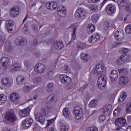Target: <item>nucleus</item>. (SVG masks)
Listing matches in <instances>:
<instances>
[{
	"instance_id": "f257e3e1",
	"label": "nucleus",
	"mask_w": 131,
	"mask_h": 131,
	"mask_svg": "<svg viewBox=\"0 0 131 131\" xmlns=\"http://www.w3.org/2000/svg\"><path fill=\"white\" fill-rule=\"evenodd\" d=\"M47 101V106L42 108V111H43L44 113H49V112H50L51 108L53 107L54 105V102L57 101V99L56 98V96H55L54 94H52L48 96Z\"/></svg>"
},
{
	"instance_id": "f03ea898",
	"label": "nucleus",
	"mask_w": 131,
	"mask_h": 131,
	"mask_svg": "<svg viewBox=\"0 0 131 131\" xmlns=\"http://www.w3.org/2000/svg\"><path fill=\"white\" fill-rule=\"evenodd\" d=\"M98 86L100 90H104L107 84V81L106 80V75L102 74L99 76L97 80Z\"/></svg>"
},
{
	"instance_id": "7ed1b4c3",
	"label": "nucleus",
	"mask_w": 131,
	"mask_h": 131,
	"mask_svg": "<svg viewBox=\"0 0 131 131\" xmlns=\"http://www.w3.org/2000/svg\"><path fill=\"white\" fill-rule=\"evenodd\" d=\"M75 118L77 120H82L83 118V110L80 106H76L74 110Z\"/></svg>"
},
{
	"instance_id": "20e7f679",
	"label": "nucleus",
	"mask_w": 131,
	"mask_h": 131,
	"mask_svg": "<svg viewBox=\"0 0 131 131\" xmlns=\"http://www.w3.org/2000/svg\"><path fill=\"white\" fill-rule=\"evenodd\" d=\"M5 119L7 120L8 123H14L15 121L18 120L17 116H16L15 113L11 112H8L6 115Z\"/></svg>"
},
{
	"instance_id": "39448f33",
	"label": "nucleus",
	"mask_w": 131,
	"mask_h": 131,
	"mask_svg": "<svg viewBox=\"0 0 131 131\" xmlns=\"http://www.w3.org/2000/svg\"><path fill=\"white\" fill-rule=\"evenodd\" d=\"M75 16L77 18L84 19V18H85V16H86V12H85V11L83 9L78 8L75 13Z\"/></svg>"
},
{
	"instance_id": "423d86ee",
	"label": "nucleus",
	"mask_w": 131,
	"mask_h": 131,
	"mask_svg": "<svg viewBox=\"0 0 131 131\" xmlns=\"http://www.w3.org/2000/svg\"><path fill=\"white\" fill-rule=\"evenodd\" d=\"M35 117L36 121L41 123V124H45V121L46 118H45V115L42 113L38 112L35 114Z\"/></svg>"
},
{
	"instance_id": "0eeeda50",
	"label": "nucleus",
	"mask_w": 131,
	"mask_h": 131,
	"mask_svg": "<svg viewBox=\"0 0 131 131\" xmlns=\"http://www.w3.org/2000/svg\"><path fill=\"white\" fill-rule=\"evenodd\" d=\"M59 79L62 84H68L71 82V78L66 75H61Z\"/></svg>"
},
{
	"instance_id": "6e6552de",
	"label": "nucleus",
	"mask_w": 131,
	"mask_h": 131,
	"mask_svg": "<svg viewBox=\"0 0 131 131\" xmlns=\"http://www.w3.org/2000/svg\"><path fill=\"white\" fill-rule=\"evenodd\" d=\"M34 70L39 74H41L46 71V67L42 63H38L35 66Z\"/></svg>"
},
{
	"instance_id": "1a4fd4ad",
	"label": "nucleus",
	"mask_w": 131,
	"mask_h": 131,
	"mask_svg": "<svg viewBox=\"0 0 131 131\" xmlns=\"http://www.w3.org/2000/svg\"><path fill=\"white\" fill-rule=\"evenodd\" d=\"M110 77L112 82L113 83H116V81H117V79L118 78V72L116 70H113L112 71L110 75Z\"/></svg>"
},
{
	"instance_id": "9d476101",
	"label": "nucleus",
	"mask_w": 131,
	"mask_h": 131,
	"mask_svg": "<svg viewBox=\"0 0 131 131\" xmlns=\"http://www.w3.org/2000/svg\"><path fill=\"white\" fill-rule=\"evenodd\" d=\"M115 125L119 127L125 126L126 124V120L124 118H119L115 120Z\"/></svg>"
},
{
	"instance_id": "9b49d317",
	"label": "nucleus",
	"mask_w": 131,
	"mask_h": 131,
	"mask_svg": "<svg viewBox=\"0 0 131 131\" xmlns=\"http://www.w3.org/2000/svg\"><path fill=\"white\" fill-rule=\"evenodd\" d=\"M33 123V119L31 118L26 119L23 121L22 124L25 128H29L31 126V124Z\"/></svg>"
},
{
	"instance_id": "f8f14e48",
	"label": "nucleus",
	"mask_w": 131,
	"mask_h": 131,
	"mask_svg": "<svg viewBox=\"0 0 131 131\" xmlns=\"http://www.w3.org/2000/svg\"><path fill=\"white\" fill-rule=\"evenodd\" d=\"M10 100L11 102L18 103L20 101V95L17 93H13L10 95Z\"/></svg>"
},
{
	"instance_id": "ddd939ff",
	"label": "nucleus",
	"mask_w": 131,
	"mask_h": 131,
	"mask_svg": "<svg viewBox=\"0 0 131 131\" xmlns=\"http://www.w3.org/2000/svg\"><path fill=\"white\" fill-rule=\"evenodd\" d=\"M15 43L17 46H25L27 43V40L23 37H20L16 38L15 40Z\"/></svg>"
},
{
	"instance_id": "4468645a",
	"label": "nucleus",
	"mask_w": 131,
	"mask_h": 131,
	"mask_svg": "<svg viewBox=\"0 0 131 131\" xmlns=\"http://www.w3.org/2000/svg\"><path fill=\"white\" fill-rule=\"evenodd\" d=\"M16 82L19 85H25L26 82V77L23 75H19L16 78Z\"/></svg>"
},
{
	"instance_id": "2eb2a0df",
	"label": "nucleus",
	"mask_w": 131,
	"mask_h": 131,
	"mask_svg": "<svg viewBox=\"0 0 131 131\" xmlns=\"http://www.w3.org/2000/svg\"><path fill=\"white\" fill-rule=\"evenodd\" d=\"M57 13L60 17H65L66 16V9L63 6H60L57 9Z\"/></svg>"
},
{
	"instance_id": "dca6fc26",
	"label": "nucleus",
	"mask_w": 131,
	"mask_h": 131,
	"mask_svg": "<svg viewBox=\"0 0 131 131\" xmlns=\"http://www.w3.org/2000/svg\"><path fill=\"white\" fill-rule=\"evenodd\" d=\"M13 26H14V21L12 20H7L5 23V27L8 31V32H12L13 30Z\"/></svg>"
},
{
	"instance_id": "f3484780",
	"label": "nucleus",
	"mask_w": 131,
	"mask_h": 131,
	"mask_svg": "<svg viewBox=\"0 0 131 131\" xmlns=\"http://www.w3.org/2000/svg\"><path fill=\"white\" fill-rule=\"evenodd\" d=\"M0 61L4 69H7L8 67H9V65H10V61H9V59L8 58L5 57H2Z\"/></svg>"
},
{
	"instance_id": "a211bd4d",
	"label": "nucleus",
	"mask_w": 131,
	"mask_h": 131,
	"mask_svg": "<svg viewBox=\"0 0 131 131\" xmlns=\"http://www.w3.org/2000/svg\"><path fill=\"white\" fill-rule=\"evenodd\" d=\"M30 110L31 109L29 107H27L23 110H21L19 113L20 117H27V116H28L30 113Z\"/></svg>"
},
{
	"instance_id": "6ab92c4d",
	"label": "nucleus",
	"mask_w": 131,
	"mask_h": 131,
	"mask_svg": "<svg viewBox=\"0 0 131 131\" xmlns=\"http://www.w3.org/2000/svg\"><path fill=\"white\" fill-rule=\"evenodd\" d=\"M54 47L55 50L60 51V50H62L63 48H64V43L61 40L56 41L54 42Z\"/></svg>"
},
{
	"instance_id": "aec40b11",
	"label": "nucleus",
	"mask_w": 131,
	"mask_h": 131,
	"mask_svg": "<svg viewBox=\"0 0 131 131\" xmlns=\"http://www.w3.org/2000/svg\"><path fill=\"white\" fill-rule=\"evenodd\" d=\"M104 70V67L102 64H98L96 67V69L94 70V75L95 76H98L99 74H101Z\"/></svg>"
},
{
	"instance_id": "412c9836",
	"label": "nucleus",
	"mask_w": 131,
	"mask_h": 131,
	"mask_svg": "<svg viewBox=\"0 0 131 131\" xmlns=\"http://www.w3.org/2000/svg\"><path fill=\"white\" fill-rule=\"evenodd\" d=\"M106 11L107 14L112 15V14H114V13H115V7L112 4H108L106 7Z\"/></svg>"
},
{
	"instance_id": "4be33fe9",
	"label": "nucleus",
	"mask_w": 131,
	"mask_h": 131,
	"mask_svg": "<svg viewBox=\"0 0 131 131\" xmlns=\"http://www.w3.org/2000/svg\"><path fill=\"white\" fill-rule=\"evenodd\" d=\"M20 13V9L18 8H13L10 11V16L13 18H16Z\"/></svg>"
},
{
	"instance_id": "5701e85b",
	"label": "nucleus",
	"mask_w": 131,
	"mask_h": 131,
	"mask_svg": "<svg viewBox=\"0 0 131 131\" xmlns=\"http://www.w3.org/2000/svg\"><path fill=\"white\" fill-rule=\"evenodd\" d=\"M42 81V77L41 76H39L37 77L36 78H34L32 80V82L34 83L33 87H35L37 85H38L40 82Z\"/></svg>"
},
{
	"instance_id": "b1692460",
	"label": "nucleus",
	"mask_w": 131,
	"mask_h": 131,
	"mask_svg": "<svg viewBox=\"0 0 131 131\" xmlns=\"http://www.w3.org/2000/svg\"><path fill=\"white\" fill-rule=\"evenodd\" d=\"M128 82V78L125 76L120 77L119 84L120 85H125Z\"/></svg>"
},
{
	"instance_id": "393cba45",
	"label": "nucleus",
	"mask_w": 131,
	"mask_h": 131,
	"mask_svg": "<svg viewBox=\"0 0 131 131\" xmlns=\"http://www.w3.org/2000/svg\"><path fill=\"white\" fill-rule=\"evenodd\" d=\"M86 30L89 34H92L96 30V26L93 24H90L88 25Z\"/></svg>"
},
{
	"instance_id": "a878e982",
	"label": "nucleus",
	"mask_w": 131,
	"mask_h": 131,
	"mask_svg": "<svg viewBox=\"0 0 131 131\" xmlns=\"http://www.w3.org/2000/svg\"><path fill=\"white\" fill-rule=\"evenodd\" d=\"M2 82L5 86H11L13 84V83L8 78L2 79Z\"/></svg>"
},
{
	"instance_id": "bb28decb",
	"label": "nucleus",
	"mask_w": 131,
	"mask_h": 131,
	"mask_svg": "<svg viewBox=\"0 0 131 131\" xmlns=\"http://www.w3.org/2000/svg\"><path fill=\"white\" fill-rule=\"evenodd\" d=\"M112 109V105L111 104H108L105 106L102 110V112L103 114H109L111 112V110Z\"/></svg>"
},
{
	"instance_id": "cd10ccee",
	"label": "nucleus",
	"mask_w": 131,
	"mask_h": 131,
	"mask_svg": "<svg viewBox=\"0 0 131 131\" xmlns=\"http://www.w3.org/2000/svg\"><path fill=\"white\" fill-rule=\"evenodd\" d=\"M127 96V94L126 92H122L120 96L119 97V99H118V102L121 103V102H123L125 99H126V97Z\"/></svg>"
},
{
	"instance_id": "c85d7f7f",
	"label": "nucleus",
	"mask_w": 131,
	"mask_h": 131,
	"mask_svg": "<svg viewBox=\"0 0 131 131\" xmlns=\"http://www.w3.org/2000/svg\"><path fill=\"white\" fill-rule=\"evenodd\" d=\"M75 39H76V28H74L73 33L72 34L71 39L69 42V45H70L71 42H74Z\"/></svg>"
},
{
	"instance_id": "c756f323",
	"label": "nucleus",
	"mask_w": 131,
	"mask_h": 131,
	"mask_svg": "<svg viewBox=\"0 0 131 131\" xmlns=\"http://www.w3.org/2000/svg\"><path fill=\"white\" fill-rule=\"evenodd\" d=\"M8 97L4 94L0 95V105H3L7 102Z\"/></svg>"
},
{
	"instance_id": "7c9ffc66",
	"label": "nucleus",
	"mask_w": 131,
	"mask_h": 131,
	"mask_svg": "<svg viewBox=\"0 0 131 131\" xmlns=\"http://www.w3.org/2000/svg\"><path fill=\"white\" fill-rule=\"evenodd\" d=\"M63 115L66 118H68L70 116V111L68 107H64L63 110Z\"/></svg>"
},
{
	"instance_id": "2f4dec72",
	"label": "nucleus",
	"mask_w": 131,
	"mask_h": 131,
	"mask_svg": "<svg viewBox=\"0 0 131 131\" xmlns=\"http://www.w3.org/2000/svg\"><path fill=\"white\" fill-rule=\"evenodd\" d=\"M60 131H68L69 129V126L66 123H63L60 126Z\"/></svg>"
},
{
	"instance_id": "473e14b6",
	"label": "nucleus",
	"mask_w": 131,
	"mask_h": 131,
	"mask_svg": "<svg viewBox=\"0 0 131 131\" xmlns=\"http://www.w3.org/2000/svg\"><path fill=\"white\" fill-rule=\"evenodd\" d=\"M117 4L119 8H122V7H124V5L127 4V0H118Z\"/></svg>"
},
{
	"instance_id": "72a5a7b5",
	"label": "nucleus",
	"mask_w": 131,
	"mask_h": 131,
	"mask_svg": "<svg viewBox=\"0 0 131 131\" xmlns=\"http://www.w3.org/2000/svg\"><path fill=\"white\" fill-rule=\"evenodd\" d=\"M88 57H89V55L84 54L83 52H82L80 54V58L84 63L88 62Z\"/></svg>"
},
{
	"instance_id": "f704fd0d",
	"label": "nucleus",
	"mask_w": 131,
	"mask_h": 131,
	"mask_svg": "<svg viewBox=\"0 0 131 131\" xmlns=\"http://www.w3.org/2000/svg\"><path fill=\"white\" fill-rule=\"evenodd\" d=\"M76 83L73 82L72 83H70L69 84H67L66 86V90H72L75 88Z\"/></svg>"
},
{
	"instance_id": "c9c22d12",
	"label": "nucleus",
	"mask_w": 131,
	"mask_h": 131,
	"mask_svg": "<svg viewBox=\"0 0 131 131\" xmlns=\"http://www.w3.org/2000/svg\"><path fill=\"white\" fill-rule=\"evenodd\" d=\"M98 104V101L96 99H93L90 101L89 106L91 108H95Z\"/></svg>"
},
{
	"instance_id": "e433bc0d",
	"label": "nucleus",
	"mask_w": 131,
	"mask_h": 131,
	"mask_svg": "<svg viewBox=\"0 0 131 131\" xmlns=\"http://www.w3.org/2000/svg\"><path fill=\"white\" fill-rule=\"evenodd\" d=\"M99 18L100 17L99 16V15L98 14L95 13L92 15V21H93V22L97 23V22L99 21Z\"/></svg>"
},
{
	"instance_id": "4c0bfd02",
	"label": "nucleus",
	"mask_w": 131,
	"mask_h": 131,
	"mask_svg": "<svg viewBox=\"0 0 131 131\" xmlns=\"http://www.w3.org/2000/svg\"><path fill=\"white\" fill-rule=\"evenodd\" d=\"M54 89V84L53 83H49L47 86V91L48 93H51Z\"/></svg>"
},
{
	"instance_id": "58836bf2",
	"label": "nucleus",
	"mask_w": 131,
	"mask_h": 131,
	"mask_svg": "<svg viewBox=\"0 0 131 131\" xmlns=\"http://www.w3.org/2000/svg\"><path fill=\"white\" fill-rule=\"evenodd\" d=\"M13 67L15 70L19 71L21 70V63L19 62H16L13 64Z\"/></svg>"
},
{
	"instance_id": "ea45409f",
	"label": "nucleus",
	"mask_w": 131,
	"mask_h": 131,
	"mask_svg": "<svg viewBox=\"0 0 131 131\" xmlns=\"http://www.w3.org/2000/svg\"><path fill=\"white\" fill-rule=\"evenodd\" d=\"M121 58L123 62L124 63L125 62H128V60H129L130 57L127 55H123L121 56Z\"/></svg>"
},
{
	"instance_id": "a19ab883",
	"label": "nucleus",
	"mask_w": 131,
	"mask_h": 131,
	"mask_svg": "<svg viewBox=\"0 0 131 131\" xmlns=\"http://www.w3.org/2000/svg\"><path fill=\"white\" fill-rule=\"evenodd\" d=\"M54 2L51 3H47L46 5V8L49 10H53Z\"/></svg>"
},
{
	"instance_id": "79ce46f5",
	"label": "nucleus",
	"mask_w": 131,
	"mask_h": 131,
	"mask_svg": "<svg viewBox=\"0 0 131 131\" xmlns=\"http://www.w3.org/2000/svg\"><path fill=\"white\" fill-rule=\"evenodd\" d=\"M93 37H94V39L95 40V42H98V40H100V34L98 33H95L93 34Z\"/></svg>"
},
{
	"instance_id": "37998d69",
	"label": "nucleus",
	"mask_w": 131,
	"mask_h": 131,
	"mask_svg": "<svg viewBox=\"0 0 131 131\" xmlns=\"http://www.w3.org/2000/svg\"><path fill=\"white\" fill-rule=\"evenodd\" d=\"M89 83L84 82L83 85L81 86L80 91H81V92H83L85 89H88V88H89Z\"/></svg>"
},
{
	"instance_id": "c03bdc74",
	"label": "nucleus",
	"mask_w": 131,
	"mask_h": 131,
	"mask_svg": "<svg viewBox=\"0 0 131 131\" xmlns=\"http://www.w3.org/2000/svg\"><path fill=\"white\" fill-rule=\"evenodd\" d=\"M11 50H13V47H12V46H11V44H7L5 45V50L6 52H10Z\"/></svg>"
},
{
	"instance_id": "a18cd8bd",
	"label": "nucleus",
	"mask_w": 131,
	"mask_h": 131,
	"mask_svg": "<svg viewBox=\"0 0 131 131\" xmlns=\"http://www.w3.org/2000/svg\"><path fill=\"white\" fill-rule=\"evenodd\" d=\"M126 112H131V102H128L126 105Z\"/></svg>"
},
{
	"instance_id": "49530a36",
	"label": "nucleus",
	"mask_w": 131,
	"mask_h": 131,
	"mask_svg": "<svg viewBox=\"0 0 131 131\" xmlns=\"http://www.w3.org/2000/svg\"><path fill=\"white\" fill-rule=\"evenodd\" d=\"M125 30L126 32V33H128V34H130L131 33V25H129L126 27L125 28Z\"/></svg>"
},
{
	"instance_id": "de8ad7c7",
	"label": "nucleus",
	"mask_w": 131,
	"mask_h": 131,
	"mask_svg": "<svg viewBox=\"0 0 131 131\" xmlns=\"http://www.w3.org/2000/svg\"><path fill=\"white\" fill-rule=\"evenodd\" d=\"M87 131H99V129L95 126L89 127L87 128Z\"/></svg>"
},
{
	"instance_id": "09e8293b",
	"label": "nucleus",
	"mask_w": 131,
	"mask_h": 131,
	"mask_svg": "<svg viewBox=\"0 0 131 131\" xmlns=\"http://www.w3.org/2000/svg\"><path fill=\"white\" fill-rule=\"evenodd\" d=\"M103 27L104 29H105V30H107V29H108L109 27H110V23H109V21L104 22Z\"/></svg>"
},
{
	"instance_id": "8fccbe9b",
	"label": "nucleus",
	"mask_w": 131,
	"mask_h": 131,
	"mask_svg": "<svg viewBox=\"0 0 131 131\" xmlns=\"http://www.w3.org/2000/svg\"><path fill=\"white\" fill-rule=\"evenodd\" d=\"M88 41L89 42H91V43H96V41L95 40V38L94 37L93 35L92 34V36L88 39Z\"/></svg>"
},
{
	"instance_id": "3c124183",
	"label": "nucleus",
	"mask_w": 131,
	"mask_h": 131,
	"mask_svg": "<svg viewBox=\"0 0 131 131\" xmlns=\"http://www.w3.org/2000/svg\"><path fill=\"white\" fill-rule=\"evenodd\" d=\"M116 63L117 65H121V64H123L124 62L122 60V59L120 57L116 60Z\"/></svg>"
},
{
	"instance_id": "603ef678",
	"label": "nucleus",
	"mask_w": 131,
	"mask_h": 131,
	"mask_svg": "<svg viewBox=\"0 0 131 131\" xmlns=\"http://www.w3.org/2000/svg\"><path fill=\"white\" fill-rule=\"evenodd\" d=\"M88 47H90V46L86 45L85 43H81L79 48L81 49V50H83V49H85V48H88Z\"/></svg>"
},
{
	"instance_id": "864d4df0",
	"label": "nucleus",
	"mask_w": 131,
	"mask_h": 131,
	"mask_svg": "<svg viewBox=\"0 0 131 131\" xmlns=\"http://www.w3.org/2000/svg\"><path fill=\"white\" fill-rule=\"evenodd\" d=\"M129 52L128 49L122 48H121V53H123V54H126Z\"/></svg>"
},
{
	"instance_id": "5fc2aeb1",
	"label": "nucleus",
	"mask_w": 131,
	"mask_h": 131,
	"mask_svg": "<svg viewBox=\"0 0 131 131\" xmlns=\"http://www.w3.org/2000/svg\"><path fill=\"white\" fill-rule=\"evenodd\" d=\"M30 91H31V89L28 85H26L24 88V92H25V93H28V92H30Z\"/></svg>"
},
{
	"instance_id": "6e6d98bb",
	"label": "nucleus",
	"mask_w": 131,
	"mask_h": 131,
	"mask_svg": "<svg viewBox=\"0 0 131 131\" xmlns=\"http://www.w3.org/2000/svg\"><path fill=\"white\" fill-rule=\"evenodd\" d=\"M5 38L6 37H5V36L0 35V46L4 43V41H5Z\"/></svg>"
},
{
	"instance_id": "4d7b16f0",
	"label": "nucleus",
	"mask_w": 131,
	"mask_h": 131,
	"mask_svg": "<svg viewBox=\"0 0 131 131\" xmlns=\"http://www.w3.org/2000/svg\"><path fill=\"white\" fill-rule=\"evenodd\" d=\"M122 34V33L121 32H119V31H116L114 33L115 38H117V36Z\"/></svg>"
},
{
	"instance_id": "13d9d810",
	"label": "nucleus",
	"mask_w": 131,
	"mask_h": 131,
	"mask_svg": "<svg viewBox=\"0 0 131 131\" xmlns=\"http://www.w3.org/2000/svg\"><path fill=\"white\" fill-rule=\"evenodd\" d=\"M64 71H66V73H70L71 72L70 69H69V67L67 65L65 66Z\"/></svg>"
},
{
	"instance_id": "bf43d9fd",
	"label": "nucleus",
	"mask_w": 131,
	"mask_h": 131,
	"mask_svg": "<svg viewBox=\"0 0 131 131\" xmlns=\"http://www.w3.org/2000/svg\"><path fill=\"white\" fill-rule=\"evenodd\" d=\"M113 115H114V116H118V115H119V111L118 110V108H116L114 111Z\"/></svg>"
},
{
	"instance_id": "052dcab7",
	"label": "nucleus",
	"mask_w": 131,
	"mask_h": 131,
	"mask_svg": "<svg viewBox=\"0 0 131 131\" xmlns=\"http://www.w3.org/2000/svg\"><path fill=\"white\" fill-rule=\"evenodd\" d=\"M99 119L100 121H104L106 119V117L104 115H101L99 116Z\"/></svg>"
},
{
	"instance_id": "680f3d73",
	"label": "nucleus",
	"mask_w": 131,
	"mask_h": 131,
	"mask_svg": "<svg viewBox=\"0 0 131 131\" xmlns=\"http://www.w3.org/2000/svg\"><path fill=\"white\" fill-rule=\"evenodd\" d=\"M47 127H48V126L51 125V124H52V123H53V122H54V119H51V120H47Z\"/></svg>"
},
{
	"instance_id": "e2e57ef3",
	"label": "nucleus",
	"mask_w": 131,
	"mask_h": 131,
	"mask_svg": "<svg viewBox=\"0 0 131 131\" xmlns=\"http://www.w3.org/2000/svg\"><path fill=\"white\" fill-rule=\"evenodd\" d=\"M48 74L49 77H53V76L54 75V71H49L48 72Z\"/></svg>"
},
{
	"instance_id": "0e129e2a",
	"label": "nucleus",
	"mask_w": 131,
	"mask_h": 131,
	"mask_svg": "<svg viewBox=\"0 0 131 131\" xmlns=\"http://www.w3.org/2000/svg\"><path fill=\"white\" fill-rule=\"evenodd\" d=\"M57 8H59V4H58V3L54 2L53 10H56Z\"/></svg>"
},
{
	"instance_id": "69168bd1",
	"label": "nucleus",
	"mask_w": 131,
	"mask_h": 131,
	"mask_svg": "<svg viewBox=\"0 0 131 131\" xmlns=\"http://www.w3.org/2000/svg\"><path fill=\"white\" fill-rule=\"evenodd\" d=\"M122 35H119L118 36H117V38H115V39H116L118 41H120L121 39H122V37H121Z\"/></svg>"
},
{
	"instance_id": "338daca9",
	"label": "nucleus",
	"mask_w": 131,
	"mask_h": 131,
	"mask_svg": "<svg viewBox=\"0 0 131 131\" xmlns=\"http://www.w3.org/2000/svg\"><path fill=\"white\" fill-rule=\"evenodd\" d=\"M23 31H24L25 34H27V33H28V29L26 27H24L23 29Z\"/></svg>"
},
{
	"instance_id": "774afa93",
	"label": "nucleus",
	"mask_w": 131,
	"mask_h": 131,
	"mask_svg": "<svg viewBox=\"0 0 131 131\" xmlns=\"http://www.w3.org/2000/svg\"><path fill=\"white\" fill-rule=\"evenodd\" d=\"M47 131H57V129L54 127H50Z\"/></svg>"
}]
</instances>
